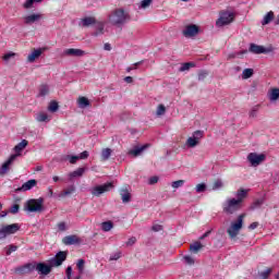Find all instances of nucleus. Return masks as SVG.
Segmentation results:
<instances>
[{
    "label": "nucleus",
    "instance_id": "1",
    "mask_svg": "<svg viewBox=\"0 0 279 279\" xmlns=\"http://www.w3.org/2000/svg\"><path fill=\"white\" fill-rule=\"evenodd\" d=\"M108 21L114 27H123L130 21V14L123 9H116L109 14Z\"/></svg>",
    "mask_w": 279,
    "mask_h": 279
},
{
    "label": "nucleus",
    "instance_id": "2",
    "mask_svg": "<svg viewBox=\"0 0 279 279\" xmlns=\"http://www.w3.org/2000/svg\"><path fill=\"white\" fill-rule=\"evenodd\" d=\"M243 219H245V214L238 216L236 221L231 222L230 227L227 229V234L230 239H236L239 232L243 229Z\"/></svg>",
    "mask_w": 279,
    "mask_h": 279
},
{
    "label": "nucleus",
    "instance_id": "3",
    "mask_svg": "<svg viewBox=\"0 0 279 279\" xmlns=\"http://www.w3.org/2000/svg\"><path fill=\"white\" fill-rule=\"evenodd\" d=\"M242 206L236 202V198L231 197L227 198L222 203V211L225 215H234L235 213H239L241 210Z\"/></svg>",
    "mask_w": 279,
    "mask_h": 279
},
{
    "label": "nucleus",
    "instance_id": "4",
    "mask_svg": "<svg viewBox=\"0 0 279 279\" xmlns=\"http://www.w3.org/2000/svg\"><path fill=\"white\" fill-rule=\"evenodd\" d=\"M45 199L43 197L37 199H29L24 206V210L27 213H43V204Z\"/></svg>",
    "mask_w": 279,
    "mask_h": 279
},
{
    "label": "nucleus",
    "instance_id": "5",
    "mask_svg": "<svg viewBox=\"0 0 279 279\" xmlns=\"http://www.w3.org/2000/svg\"><path fill=\"white\" fill-rule=\"evenodd\" d=\"M204 138V131H194L192 133V136H190L185 142V147L189 149H195L199 143H202V140Z\"/></svg>",
    "mask_w": 279,
    "mask_h": 279
},
{
    "label": "nucleus",
    "instance_id": "6",
    "mask_svg": "<svg viewBox=\"0 0 279 279\" xmlns=\"http://www.w3.org/2000/svg\"><path fill=\"white\" fill-rule=\"evenodd\" d=\"M112 189H114V184H112V182H107L105 184L96 185V186L92 187L90 194L94 197H99V196L104 195V193H108V192L112 191Z\"/></svg>",
    "mask_w": 279,
    "mask_h": 279
},
{
    "label": "nucleus",
    "instance_id": "7",
    "mask_svg": "<svg viewBox=\"0 0 279 279\" xmlns=\"http://www.w3.org/2000/svg\"><path fill=\"white\" fill-rule=\"evenodd\" d=\"M234 21V13L230 11H223L219 14L218 20L216 21V26L226 27V25H230Z\"/></svg>",
    "mask_w": 279,
    "mask_h": 279
},
{
    "label": "nucleus",
    "instance_id": "8",
    "mask_svg": "<svg viewBox=\"0 0 279 279\" xmlns=\"http://www.w3.org/2000/svg\"><path fill=\"white\" fill-rule=\"evenodd\" d=\"M247 160L251 163L252 167H258L262 162H265V155L263 154H256V153H250L247 155Z\"/></svg>",
    "mask_w": 279,
    "mask_h": 279
},
{
    "label": "nucleus",
    "instance_id": "9",
    "mask_svg": "<svg viewBox=\"0 0 279 279\" xmlns=\"http://www.w3.org/2000/svg\"><path fill=\"white\" fill-rule=\"evenodd\" d=\"M64 260H66V252L60 251L59 253L56 254L54 257H52L49 260V265L51 267H60V265H62V263H64Z\"/></svg>",
    "mask_w": 279,
    "mask_h": 279
},
{
    "label": "nucleus",
    "instance_id": "10",
    "mask_svg": "<svg viewBox=\"0 0 279 279\" xmlns=\"http://www.w3.org/2000/svg\"><path fill=\"white\" fill-rule=\"evenodd\" d=\"M199 34V27L195 24H190L183 29V36L185 38H193Z\"/></svg>",
    "mask_w": 279,
    "mask_h": 279
},
{
    "label": "nucleus",
    "instance_id": "11",
    "mask_svg": "<svg viewBox=\"0 0 279 279\" xmlns=\"http://www.w3.org/2000/svg\"><path fill=\"white\" fill-rule=\"evenodd\" d=\"M16 160V156H10L7 161H4L0 168V175H5V173L10 172L12 165Z\"/></svg>",
    "mask_w": 279,
    "mask_h": 279
},
{
    "label": "nucleus",
    "instance_id": "12",
    "mask_svg": "<svg viewBox=\"0 0 279 279\" xmlns=\"http://www.w3.org/2000/svg\"><path fill=\"white\" fill-rule=\"evenodd\" d=\"M52 267L53 266H51V264H49V265H47L45 263L35 264L36 271H38V274H40L41 276H49V274H51Z\"/></svg>",
    "mask_w": 279,
    "mask_h": 279
},
{
    "label": "nucleus",
    "instance_id": "13",
    "mask_svg": "<svg viewBox=\"0 0 279 279\" xmlns=\"http://www.w3.org/2000/svg\"><path fill=\"white\" fill-rule=\"evenodd\" d=\"M95 32L93 36H104L106 34V21H97L94 23Z\"/></svg>",
    "mask_w": 279,
    "mask_h": 279
},
{
    "label": "nucleus",
    "instance_id": "14",
    "mask_svg": "<svg viewBox=\"0 0 279 279\" xmlns=\"http://www.w3.org/2000/svg\"><path fill=\"white\" fill-rule=\"evenodd\" d=\"M34 269H36V264L34 263H28L25 264L24 266H20L17 268H15V274H32V271H34Z\"/></svg>",
    "mask_w": 279,
    "mask_h": 279
},
{
    "label": "nucleus",
    "instance_id": "15",
    "mask_svg": "<svg viewBox=\"0 0 279 279\" xmlns=\"http://www.w3.org/2000/svg\"><path fill=\"white\" fill-rule=\"evenodd\" d=\"M247 193H250L248 190L245 189H240L235 193V202L240 205L243 206V202L247 199Z\"/></svg>",
    "mask_w": 279,
    "mask_h": 279
},
{
    "label": "nucleus",
    "instance_id": "16",
    "mask_svg": "<svg viewBox=\"0 0 279 279\" xmlns=\"http://www.w3.org/2000/svg\"><path fill=\"white\" fill-rule=\"evenodd\" d=\"M27 145H29V142H27V140H22L17 145L14 146L13 151H15V154L11 156H15V160H16L19 156H21V153L23 151V149L27 147Z\"/></svg>",
    "mask_w": 279,
    "mask_h": 279
},
{
    "label": "nucleus",
    "instance_id": "17",
    "mask_svg": "<svg viewBox=\"0 0 279 279\" xmlns=\"http://www.w3.org/2000/svg\"><path fill=\"white\" fill-rule=\"evenodd\" d=\"M64 56H74L75 58H82L86 56V51L77 48H69L63 51Z\"/></svg>",
    "mask_w": 279,
    "mask_h": 279
},
{
    "label": "nucleus",
    "instance_id": "18",
    "mask_svg": "<svg viewBox=\"0 0 279 279\" xmlns=\"http://www.w3.org/2000/svg\"><path fill=\"white\" fill-rule=\"evenodd\" d=\"M40 19H43V14L33 13V14L26 15L24 17V23H25V25H32V23H36V22L40 21Z\"/></svg>",
    "mask_w": 279,
    "mask_h": 279
},
{
    "label": "nucleus",
    "instance_id": "19",
    "mask_svg": "<svg viewBox=\"0 0 279 279\" xmlns=\"http://www.w3.org/2000/svg\"><path fill=\"white\" fill-rule=\"evenodd\" d=\"M43 56V48L34 49L28 56H27V62H36L40 57Z\"/></svg>",
    "mask_w": 279,
    "mask_h": 279
},
{
    "label": "nucleus",
    "instance_id": "20",
    "mask_svg": "<svg viewBox=\"0 0 279 279\" xmlns=\"http://www.w3.org/2000/svg\"><path fill=\"white\" fill-rule=\"evenodd\" d=\"M97 19H95L94 16H86V17H83L78 25L80 27H90V25H95Z\"/></svg>",
    "mask_w": 279,
    "mask_h": 279
},
{
    "label": "nucleus",
    "instance_id": "21",
    "mask_svg": "<svg viewBox=\"0 0 279 279\" xmlns=\"http://www.w3.org/2000/svg\"><path fill=\"white\" fill-rule=\"evenodd\" d=\"M248 51L250 53H255V54L267 53V50L265 49V47L256 44H251Z\"/></svg>",
    "mask_w": 279,
    "mask_h": 279
},
{
    "label": "nucleus",
    "instance_id": "22",
    "mask_svg": "<svg viewBox=\"0 0 279 279\" xmlns=\"http://www.w3.org/2000/svg\"><path fill=\"white\" fill-rule=\"evenodd\" d=\"M120 195L123 204H128L132 199V194H130V190H128V187H122L120 190Z\"/></svg>",
    "mask_w": 279,
    "mask_h": 279
},
{
    "label": "nucleus",
    "instance_id": "23",
    "mask_svg": "<svg viewBox=\"0 0 279 279\" xmlns=\"http://www.w3.org/2000/svg\"><path fill=\"white\" fill-rule=\"evenodd\" d=\"M36 180L35 179H31L27 182H25L24 184H22L21 187L17 189V191H32V189H34V186H36Z\"/></svg>",
    "mask_w": 279,
    "mask_h": 279
},
{
    "label": "nucleus",
    "instance_id": "24",
    "mask_svg": "<svg viewBox=\"0 0 279 279\" xmlns=\"http://www.w3.org/2000/svg\"><path fill=\"white\" fill-rule=\"evenodd\" d=\"M77 107L84 110V108L90 107V100H88L85 96H80L76 100Z\"/></svg>",
    "mask_w": 279,
    "mask_h": 279
},
{
    "label": "nucleus",
    "instance_id": "25",
    "mask_svg": "<svg viewBox=\"0 0 279 279\" xmlns=\"http://www.w3.org/2000/svg\"><path fill=\"white\" fill-rule=\"evenodd\" d=\"M267 97L271 104L279 100V88H272L268 92Z\"/></svg>",
    "mask_w": 279,
    "mask_h": 279
},
{
    "label": "nucleus",
    "instance_id": "26",
    "mask_svg": "<svg viewBox=\"0 0 279 279\" xmlns=\"http://www.w3.org/2000/svg\"><path fill=\"white\" fill-rule=\"evenodd\" d=\"M64 245H76V243H80V238L77 235H66L63 238Z\"/></svg>",
    "mask_w": 279,
    "mask_h": 279
},
{
    "label": "nucleus",
    "instance_id": "27",
    "mask_svg": "<svg viewBox=\"0 0 279 279\" xmlns=\"http://www.w3.org/2000/svg\"><path fill=\"white\" fill-rule=\"evenodd\" d=\"M35 119L38 121V123H49V121H51V118L46 112L37 113Z\"/></svg>",
    "mask_w": 279,
    "mask_h": 279
},
{
    "label": "nucleus",
    "instance_id": "28",
    "mask_svg": "<svg viewBox=\"0 0 279 279\" xmlns=\"http://www.w3.org/2000/svg\"><path fill=\"white\" fill-rule=\"evenodd\" d=\"M85 172H86V168H78V169L70 172L68 175H69L70 180H73V178H82V175H84Z\"/></svg>",
    "mask_w": 279,
    "mask_h": 279
},
{
    "label": "nucleus",
    "instance_id": "29",
    "mask_svg": "<svg viewBox=\"0 0 279 279\" xmlns=\"http://www.w3.org/2000/svg\"><path fill=\"white\" fill-rule=\"evenodd\" d=\"M3 227L7 230V233H9V235L10 234H16V231L21 230V227L19 226V223L7 225V226H3Z\"/></svg>",
    "mask_w": 279,
    "mask_h": 279
},
{
    "label": "nucleus",
    "instance_id": "30",
    "mask_svg": "<svg viewBox=\"0 0 279 279\" xmlns=\"http://www.w3.org/2000/svg\"><path fill=\"white\" fill-rule=\"evenodd\" d=\"M146 147H147V145H143V146H135L133 149H131L130 151H129V154L131 155V156H141V153L142 151H145V149H146Z\"/></svg>",
    "mask_w": 279,
    "mask_h": 279
},
{
    "label": "nucleus",
    "instance_id": "31",
    "mask_svg": "<svg viewBox=\"0 0 279 279\" xmlns=\"http://www.w3.org/2000/svg\"><path fill=\"white\" fill-rule=\"evenodd\" d=\"M74 191H75V185H70L61 194H58V197H66L68 195H73Z\"/></svg>",
    "mask_w": 279,
    "mask_h": 279
},
{
    "label": "nucleus",
    "instance_id": "32",
    "mask_svg": "<svg viewBox=\"0 0 279 279\" xmlns=\"http://www.w3.org/2000/svg\"><path fill=\"white\" fill-rule=\"evenodd\" d=\"M271 21H274V13L270 11L262 20V25H269Z\"/></svg>",
    "mask_w": 279,
    "mask_h": 279
},
{
    "label": "nucleus",
    "instance_id": "33",
    "mask_svg": "<svg viewBox=\"0 0 279 279\" xmlns=\"http://www.w3.org/2000/svg\"><path fill=\"white\" fill-rule=\"evenodd\" d=\"M49 95V85H41L39 87L38 97H47Z\"/></svg>",
    "mask_w": 279,
    "mask_h": 279
},
{
    "label": "nucleus",
    "instance_id": "34",
    "mask_svg": "<svg viewBox=\"0 0 279 279\" xmlns=\"http://www.w3.org/2000/svg\"><path fill=\"white\" fill-rule=\"evenodd\" d=\"M112 228H114V225L112 223V221H105L101 223V230L104 232H110Z\"/></svg>",
    "mask_w": 279,
    "mask_h": 279
},
{
    "label": "nucleus",
    "instance_id": "35",
    "mask_svg": "<svg viewBox=\"0 0 279 279\" xmlns=\"http://www.w3.org/2000/svg\"><path fill=\"white\" fill-rule=\"evenodd\" d=\"M202 250V243L201 242H194L193 244L190 245V252L193 254H197Z\"/></svg>",
    "mask_w": 279,
    "mask_h": 279
},
{
    "label": "nucleus",
    "instance_id": "36",
    "mask_svg": "<svg viewBox=\"0 0 279 279\" xmlns=\"http://www.w3.org/2000/svg\"><path fill=\"white\" fill-rule=\"evenodd\" d=\"M110 156H112V149L110 148H104L101 150V159L102 160H109L110 159Z\"/></svg>",
    "mask_w": 279,
    "mask_h": 279
},
{
    "label": "nucleus",
    "instance_id": "37",
    "mask_svg": "<svg viewBox=\"0 0 279 279\" xmlns=\"http://www.w3.org/2000/svg\"><path fill=\"white\" fill-rule=\"evenodd\" d=\"M151 3H154V0H142L138 4V10H147Z\"/></svg>",
    "mask_w": 279,
    "mask_h": 279
},
{
    "label": "nucleus",
    "instance_id": "38",
    "mask_svg": "<svg viewBox=\"0 0 279 279\" xmlns=\"http://www.w3.org/2000/svg\"><path fill=\"white\" fill-rule=\"evenodd\" d=\"M254 75V70L253 69H245L242 72V80H250Z\"/></svg>",
    "mask_w": 279,
    "mask_h": 279
},
{
    "label": "nucleus",
    "instance_id": "39",
    "mask_svg": "<svg viewBox=\"0 0 279 279\" xmlns=\"http://www.w3.org/2000/svg\"><path fill=\"white\" fill-rule=\"evenodd\" d=\"M193 66H195V63H193V62H186V63H183V64L180 66L179 71H180L181 73H184V71H189V69H191V68H193Z\"/></svg>",
    "mask_w": 279,
    "mask_h": 279
},
{
    "label": "nucleus",
    "instance_id": "40",
    "mask_svg": "<svg viewBox=\"0 0 279 279\" xmlns=\"http://www.w3.org/2000/svg\"><path fill=\"white\" fill-rule=\"evenodd\" d=\"M85 264H86V262L84 259H78V262L76 264L80 276H82V274H84V265Z\"/></svg>",
    "mask_w": 279,
    "mask_h": 279
},
{
    "label": "nucleus",
    "instance_id": "41",
    "mask_svg": "<svg viewBox=\"0 0 279 279\" xmlns=\"http://www.w3.org/2000/svg\"><path fill=\"white\" fill-rule=\"evenodd\" d=\"M16 53L14 52H8L2 57V60L8 64L12 58H15Z\"/></svg>",
    "mask_w": 279,
    "mask_h": 279
},
{
    "label": "nucleus",
    "instance_id": "42",
    "mask_svg": "<svg viewBox=\"0 0 279 279\" xmlns=\"http://www.w3.org/2000/svg\"><path fill=\"white\" fill-rule=\"evenodd\" d=\"M165 112H167V108L165 107V105H159L156 111L157 117H162Z\"/></svg>",
    "mask_w": 279,
    "mask_h": 279
},
{
    "label": "nucleus",
    "instance_id": "43",
    "mask_svg": "<svg viewBox=\"0 0 279 279\" xmlns=\"http://www.w3.org/2000/svg\"><path fill=\"white\" fill-rule=\"evenodd\" d=\"M260 206H263V198H259V199L255 201L251 205V210H256V208H260Z\"/></svg>",
    "mask_w": 279,
    "mask_h": 279
},
{
    "label": "nucleus",
    "instance_id": "44",
    "mask_svg": "<svg viewBox=\"0 0 279 279\" xmlns=\"http://www.w3.org/2000/svg\"><path fill=\"white\" fill-rule=\"evenodd\" d=\"M7 236H10V233L5 230V227L2 226L0 228V241H3Z\"/></svg>",
    "mask_w": 279,
    "mask_h": 279
},
{
    "label": "nucleus",
    "instance_id": "45",
    "mask_svg": "<svg viewBox=\"0 0 279 279\" xmlns=\"http://www.w3.org/2000/svg\"><path fill=\"white\" fill-rule=\"evenodd\" d=\"M184 182H185L184 180L173 181L171 183V186H172V189H180V187L184 186Z\"/></svg>",
    "mask_w": 279,
    "mask_h": 279
},
{
    "label": "nucleus",
    "instance_id": "46",
    "mask_svg": "<svg viewBox=\"0 0 279 279\" xmlns=\"http://www.w3.org/2000/svg\"><path fill=\"white\" fill-rule=\"evenodd\" d=\"M196 193H205L206 191V183H199L195 187Z\"/></svg>",
    "mask_w": 279,
    "mask_h": 279
},
{
    "label": "nucleus",
    "instance_id": "47",
    "mask_svg": "<svg viewBox=\"0 0 279 279\" xmlns=\"http://www.w3.org/2000/svg\"><path fill=\"white\" fill-rule=\"evenodd\" d=\"M58 108H59L58 102L51 101L49 107H48V110L50 112H58Z\"/></svg>",
    "mask_w": 279,
    "mask_h": 279
},
{
    "label": "nucleus",
    "instance_id": "48",
    "mask_svg": "<svg viewBox=\"0 0 279 279\" xmlns=\"http://www.w3.org/2000/svg\"><path fill=\"white\" fill-rule=\"evenodd\" d=\"M16 250H19V246L11 244L8 246L7 248V256H10L12 254V252H16Z\"/></svg>",
    "mask_w": 279,
    "mask_h": 279
},
{
    "label": "nucleus",
    "instance_id": "49",
    "mask_svg": "<svg viewBox=\"0 0 279 279\" xmlns=\"http://www.w3.org/2000/svg\"><path fill=\"white\" fill-rule=\"evenodd\" d=\"M34 0H26L25 2H24V4H23V8L25 9V10H29V9H32V8H34Z\"/></svg>",
    "mask_w": 279,
    "mask_h": 279
},
{
    "label": "nucleus",
    "instance_id": "50",
    "mask_svg": "<svg viewBox=\"0 0 279 279\" xmlns=\"http://www.w3.org/2000/svg\"><path fill=\"white\" fill-rule=\"evenodd\" d=\"M183 260H185L186 265H195V259H193V257L190 255L183 256Z\"/></svg>",
    "mask_w": 279,
    "mask_h": 279
},
{
    "label": "nucleus",
    "instance_id": "51",
    "mask_svg": "<svg viewBox=\"0 0 279 279\" xmlns=\"http://www.w3.org/2000/svg\"><path fill=\"white\" fill-rule=\"evenodd\" d=\"M269 274H271V268H268V269H266V270L259 272V276H260V278H263V279H267V278H269Z\"/></svg>",
    "mask_w": 279,
    "mask_h": 279
},
{
    "label": "nucleus",
    "instance_id": "52",
    "mask_svg": "<svg viewBox=\"0 0 279 279\" xmlns=\"http://www.w3.org/2000/svg\"><path fill=\"white\" fill-rule=\"evenodd\" d=\"M206 77H208V72H206V71H201V72L198 73V81H199V82H204V80H206Z\"/></svg>",
    "mask_w": 279,
    "mask_h": 279
},
{
    "label": "nucleus",
    "instance_id": "53",
    "mask_svg": "<svg viewBox=\"0 0 279 279\" xmlns=\"http://www.w3.org/2000/svg\"><path fill=\"white\" fill-rule=\"evenodd\" d=\"M158 180H160V178H158L157 175L150 177L148 179V184L150 185L158 184Z\"/></svg>",
    "mask_w": 279,
    "mask_h": 279
},
{
    "label": "nucleus",
    "instance_id": "54",
    "mask_svg": "<svg viewBox=\"0 0 279 279\" xmlns=\"http://www.w3.org/2000/svg\"><path fill=\"white\" fill-rule=\"evenodd\" d=\"M71 276H73V267L69 266L65 270V278L64 279H71Z\"/></svg>",
    "mask_w": 279,
    "mask_h": 279
},
{
    "label": "nucleus",
    "instance_id": "55",
    "mask_svg": "<svg viewBox=\"0 0 279 279\" xmlns=\"http://www.w3.org/2000/svg\"><path fill=\"white\" fill-rule=\"evenodd\" d=\"M119 258H121V252L111 254L109 260H119Z\"/></svg>",
    "mask_w": 279,
    "mask_h": 279
},
{
    "label": "nucleus",
    "instance_id": "56",
    "mask_svg": "<svg viewBox=\"0 0 279 279\" xmlns=\"http://www.w3.org/2000/svg\"><path fill=\"white\" fill-rule=\"evenodd\" d=\"M141 64H143V61L136 62L132 66L126 68V73L134 71V69H136V66H141Z\"/></svg>",
    "mask_w": 279,
    "mask_h": 279
},
{
    "label": "nucleus",
    "instance_id": "57",
    "mask_svg": "<svg viewBox=\"0 0 279 279\" xmlns=\"http://www.w3.org/2000/svg\"><path fill=\"white\" fill-rule=\"evenodd\" d=\"M68 159H69V162L71 165H75V162H77V160H80V157L78 156H68Z\"/></svg>",
    "mask_w": 279,
    "mask_h": 279
},
{
    "label": "nucleus",
    "instance_id": "58",
    "mask_svg": "<svg viewBox=\"0 0 279 279\" xmlns=\"http://www.w3.org/2000/svg\"><path fill=\"white\" fill-rule=\"evenodd\" d=\"M58 230L60 232H66V222H59L58 223Z\"/></svg>",
    "mask_w": 279,
    "mask_h": 279
},
{
    "label": "nucleus",
    "instance_id": "59",
    "mask_svg": "<svg viewBox=\"0 0 279 279\" xmlns=\"http://www.w3.org/2000/svg\"><path fill=\"white\" fill-rule=\"evenodd\" d=\"M19 210H20V206L17 204H14L10 208V213H12V215H16V213H19Z\"/></svg>",
    "mask_w": 279,
    "mask_h": 279
},
{
    "label": "nucleus",
    "instance_id": "60",
    "mask_svg": "<svg viewBox=\"0 0 279 279\" xmlns=\"http://www.w3.org/2000/svg\"><path fill=\"white\" fill-rule=\"evenodd\" d=\"M221 186H223V182H221L220 180H218V181H216V182L214 183L213 189H214V191H217L218 189H221Z\"/></svg>",
    "mask_w": 279,
    "mask_h": 279
},
{
    "label": "nucleus",
    "instance_id": "61",
    "mask_svg": "<svg viewBox=\"0 0 279 279\" xmlns=\"http://www.w3.org/2000/svg\"><path fill=\"white\" fill-rule=\"evenodd\" d=\"M88 156H89L88 150H85L80 154L78 160H86V158H88Z\"/></svg>",
    "mask_w": 279,
    "mask_h": 279
},
{
    "label": "nucleus",
    "instance_id": "62",
    "mask_svg": "<svg viewBox=\"0 0 279 279\" xmlns=\"http://www.w3.org/2000/svg\"><path fill=\"white\" fill-rule=\"evenodd\" d=\"M47 197H58V194L53 193V189L48 187Z\"/></svg>",
    "mask_w": 279,
    "mask_h": 279
},
{
    "label": "nucleus",
    "instance_id": "63",
    "mask_svg": "<svg viewBox=\"0 0 279 279\" xmlns=\"http://www.w3.org/2000/svg\"><path fill=\"white\" fill-rule=\"evenodd\" d=\"M134 243H136V238L132 236L128 240L126 245H134Z\"/></svg>",
    "mask_w": 279,
    "mask_h": 279
},
{
    "label": "nucleus",
    "instance_id": "64",
    "mask_svg": "<svg viewBox=\"0 0 279 279\" xmlns=\"http://www.w3.org/2000/svg\"><path fill=\"white\" fill-rule=\"evenodd\" d=\"M153 230H154V232H160V230H162V226L155 225V226H153Z\"/></svg>",
    "mask_w": 279,
    "mask_h": 279
}]
</instances>
